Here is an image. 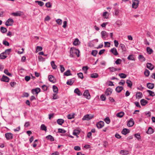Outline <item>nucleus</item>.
I'll use <instances>...</instances> for the list:
<instances>
[{"instance_id": "nucleus-26", "label": "nucleus", "mask_w": 155, "mask_h": 155, "mask_svg": "<svg viewBox=\"0 0 155 155\" xmlns=\"http://www.w3.org/2000/svg\"><path fill=\"white\" fill-rule=\"evenodd\" d=\"M138 58L139 60L141 62L144 61L145 60V58L142 55H139L138 57Z\"/></svg>"}, {"instance_id": "nucleus-9", "label": "nucleus", "mask_w": 155, "mask_h": 155, "mask_svg": "<svg viewBox=\"0 0 155 155\" xmlns=\"http://www.w3.org/2000/svg\"><path fill=\"white\" fill-rule=\"evenodd\" d=\"M101 35L102 38L104 40H105L108 36V34L107 33L104 31H102L101 32Z\"/></svg>"}, {"instance_id": "nucleus-6", "label": "nucleus", "mask_w": 155, "mask_h": 155, "mask_svg": "<svg viewBox=\"0 0 155 155\" xmlns=\"http://www.w3.org/2000/svg\"><path fill=\"white\" fill-rule=\"evenodd\" d=\"M5 137L7 140H9L12 139L13 135L11 133H8L5 134Z\"/></svg>"}, {"instance_id": "nucleus-38", "label": "nucleus", "mask_w": 155, "mask_h": 155, "mask_svg": "<svg viewBox=\"0 0 155 155\" xmlns=\"http://www.w3.org/2000/svg\"><path fill=\"white\" fill-rule=\"evenodd\" d=\"M51 65L53 69H55L57 68V66L55 64L54 62V61H52L51 63Z\"/></svg>"}, {"instance_id": "nucleus-39", "label": "nucleus", "mask_w": 155, "mask_h": 155, "mask_svg": "<svg viewBox=\"0 0 155 155\" xmlns=\"http://www.w3.org/2000/svg\"><path fill=\"white\" fill-rule=\"evenodd\" d=\"M53 91L56 94L58 93V89L57 87L55 85L53 86Z\"/></svg>"}, {"instance_id": "nucleus-32", "label": "nucleus", "mask_w": 155, "mask_h": 155, "mask_svg": "<svg viewBox=\"0 0 155 155\" xmlns=\"http://www.w3.org/2000/svg\"><path fill=\"white\" fill-rule=\"evenodd\" d=\"M127 59L128 60H130L134 61L135 60V59L134 57V55L132 54L130 55L128 57Z\"/></svg>"}, {"instance_id": "nucleus-44", "label": "nucleus", "mask_w": 155, "mask_h": 155, "mask_svg": "<svg viewBox=\"0 0 155 155\" xmlns=\"http://www.w3.org/2000/svg\"><path fill=\"white\" fill-rule=\"evenodd\" d=\"M11 49L9 48L6 50L5 51L4 53H5V54L9 55L10 54V52L11 51Z\"/></svg>"}, {"instance_id": "nucleus-61", "label": "nucleus", "mask_w": 155, "mask_h": 155, "mask_svg": "<svg viewBox=\"0 0 155 155\" xmlns=\"http://www.w3.org/2000/svg\"><path fill=\"white\" fill-rule=\"evenodd\" d=\"M41 87L42 89L44 91H46L47 90V87L45 85H44L41 86Z\"/></svg>"}, {"instance_id": "nucleus-19", "label": "nucleus", "mask_w": 155, "mask_h": 155, "mask_svg": "<svg viewBox=\"0 0 155 155\" xmlns=\"http://www.w3.org/2000/svg\"><path fill=\"white\" fill-rule=\"evenodd\" d=\"M147 68L150 70H152L153 68V65L151 63H147Z\"/></svg>"}, {"instance_id": "nucleus-42", "label": "nucleus", "mask_w": 155, "mask_h": 155, "mask_svg": "<svg viewBox=\"0 0 155 155\" xmlns=\"http://www.w3.org/2000/svg\"><path fill=\"white\" fill-rule=\"evenodd\" d=\"M134 136L138 140H139L141 139V137L140 134L138 133L134 134Z\"/></svg>"}, {"instance_id": "nucleus-62", "label": "nucleus", "mask_w": 155, "mask_h": 155, "mask_svg": "<svg viewBox=\"0 0 155 155\" xmlns=\"http://www.w3.org/2000/svg\"><path fill=\"white\" fill-rule=\"evenodd\" d=\"M60 70L61 72H63L65 70V68L62 65H60Z\"/></svg>"}, {"instance_id": "nucleus-17", "label": "nucleus", "mask_w": 155, "mask_h": 155, "mask_svg": "<svg viewBox=\"0 0 155 155\" xmlns=\"http://www.w3.org/2000/svg\"><path fill=\"white\" fill-rule=\"evenodd\" d=\"M74 82V81L73 80V79H71L68 81L66 82V84L68 85H71L73 84Z\"/></svg>"}, {"instance_id": "nucleus-34", "label": "nucleus", "mask_w": 155, "mask_h": 155, "mask_svg": "<svg viewBox=\"0 0 155 155\" xmlns=\"http://www.w3.org/2000/svg\"><path fill=\"white\" fill-rule=\"evenodd\" d=\"M4 52H2L0 54V59H4L6 58L7 56L4 55Z\"/></svg>"}, {"instance_id": "nucleus-54", "label": "nucleus", "mask_w": 155, "mask_h": 155, "mask_svg": "<svg viewBox=\"0 0 155 155\" xmlns=\"http://www.w3.org/2000/svg\"><path fill=\"white\" fill-rule=\"evenodd\" d=\"M108 69H110V71L112 72H113L117 70L116 68H114L113 67H110L108 68Z\"/></svg>"}, {"instance_id": "nucleus-47", "label": "nucleus", "mask_w": 155, "mask_h": 155, "mask_svg": "<svg viewBox=\"0 0 155 155\" xmlns=\"http://www.w3.org/2000/svg\"><path fill=\"white\" fill-rule=\"evenodd\" d=\"M150 74V72L147 69L145 70V71L144 72V74L145 76L147 77H148Z\"/></svg>"}, {"instance_id": "nucleus-51", "label": "nucleus", "mask_w": 155, "mask_h": 155, "mask_svg": "<svg viewBox=\"0 0 155 155\" xmlns=\"http://www.w3.org/2000/svg\"><path fill=\"white\" fill-rule=\"evenodd\" d=\"M4 72L7 75L9 76H11L12 74L9 73L7 69H5L4 71Z\"/></svg>"}, {"instance_id": "nucleus-15", "label": "nucleus", "mask_w": 155, "mask_h": 155, "mask_svg": "<svg viewBox=\"0 0 155 155\" xmlns=\"http://www.w3.org/2000/svg\"><path fill=\"white\" fill-rule=\"evenodd\" d=\"M80 133V131L78 130H74L73 134L77 136V137H78V135Z\"/></svg>"}, {"instance_id": "nucleus-59", "label": "nucleus", "mask_w": 155, "mask_h": 155, "mask_svg": "<svg viewBox=\"0 0 155 155\" xmlns=\"http://www.w3.org/2000/svg\"><path fill=\"white\" fill-rule=\"evenodd\" d=\"M3 43L5 46H9V43L7 41L5 40L3 41Z\"/></svg>"}, {"instance_id": "nucleus-16", "label": "nucleus", "mask_w": 155, "mask_h": 155, "mask_svg": "<svg viewBox=\"0 0 155 155\" xmlns=\"http://www.w3.org/2000/svg\"><path fill=\"white\" fill-rule=\"evenodd\" d=\"M74 92L78 96H81L82 95V93L78 88H77L75 89Z\"/></svg>"}, {"instance_id": "nucleus-58", "label": "nucleus", "mask_w": 155, "mask_h": 155, "mask_svg": "<svg viewBox=\"0 0 155 155\" xmlns=\"http://www.w3.org/2000/svg\"><path fill=\"white\" fill-rule=\"evenodd\" d=\"M56 22L59 25H61L62 23V20L60 19H58L56 20Z\"/></svg>"}, {"instance_id": "nucleus-14", "label": "nucleus", "mask_w": 155, "mask_h": 155, "mask_svg": "<svg viewBox=\"0 0 155 155\" xmlns=\"http://www.w3.org/2000/svg\"><path fill=\"white\" fill-rule=\"evenodd\" d=\"M147 86L148 88L152 89L154 88V84L148 83L147 84Z\"/></svg>"}, {"instance_id": "nucleus-40", "label": "nucleus", "mask_w": 155, "mask_h": 155, "mask_svg": "<svg viewBox=\"0 0 155 155\" xmlns=\"http://www.w3.org/2000/svg\"><path fill=\"white\" fill-rule=\"evenodd\" d=\"M119 76L121 78H125L127 77V75L126 74L122 73L119 74Z\"/></svg>"}, {"instance_id": "nucleus-31", "label": "nucleus", "mask_w": 155, "mask_h": 155, "mask_svg": "<svg viewBox=\"0 0 155 155\" xmlns=\"http://www.w3.org/2000/svg\"><path fill=\"white\" fill-rule=\"evenodd\" d=\"M46 138L47 140H49L51 141H53L54 140V137L50 135L46 136Z\"/></svg>"}, {"instance_id": "nucleus-10", "label": "nucleus", "mask_w": 155, "mask_h": 155, "mask_svg": "<svg viewBox=\"0 0 155 155\" xmlns=\"http://www.w3.org/2000/svg\"><path fill=\"white\" fill-rule=\"evenodd\" d=\"M112 91V89L110 88H108L105 91V94L107 96H108L111 94Z\"/></svg>"}, {"instance_id": "nucleus-49", "label": "nucleus", "mask_w": 155, "mask_h": 155, "mask_svg": "<svg viewBox=\"0 0 155 155\" xmlns=\"http://www.w3.org/2000/svg\"><path fill=\"white\" fill-rule=\"evenodd\" d=\"M107 14H108V13L107 12L103 13V16L104 18L107 19L108 18V15H107Z\"/></svg>"}, {"instance_id": "nucleus-23", "label": "nucleus", "mask_w": 155, "mask_h": 155, "mask_svg": "<svg viewBox=\"0 0 155 155\" xmlns=\"http://www.w3.org/2000/svg\"><path fill=\"white\" fill-rule=\"evenodd\" d=\"M153 133V130L151 127H149L148 128V130L147 132V133L148 134H151Z\"/></svg>"}, {"instance_id": "nucleus-41", "label": "nucleus", "mask_w": 155, "mask_h": 155, "mask_svg": "<svg viewBox=\"0 0 155 155\" xmlns=\"http://www.w3.org/2000/svg\"><path fill=\"white\" fill-rule=\"evenodd\" d=\"M147 91L148 92L150 96L153 97L155 96L154 93L153 91L149 90H147Z\"/></svg>"}, {"instance_id": "nucleus-35", "label": "nucleus", "mask_w": 155, "mask_h": 155, "mask_svg": "<svg viewBox=\"0 0 155 155\" xmlns=\"http://www.w3.org/2000/svg\"><path fill=\"white\" fill-rule=\"evenodd\" d=\"M12 15H13L14 16H21V12H16L12 13Z\"/></svg>"}, {"instance_id": "nucleus-11", "label": "nucleus", "mask_w": 155, "mask_h": 155, "mask_svg": "<svg viewBox=\"0 0 155 155\" xmlns=\"http://www.w3.org/2000/svg\"><path fill=\"white\" fill-rule=\"evenodd\" d=\"M134 124V122L133 118H130V120L128 121L127 125L129 127L133 126Z\"/></svg>"}, {"instance_id": "nucleus-3", "label": "nucleus", "mask_w": 155, "mask_h": 155, "mask_svg": "<svg viewBox=\"0 0 155 155\" xmlns=\"http://www.w3.org/2000/svg\"><path fill=\"white\" fill-rule=\"evenodd\" d=\"M13 20L12 18H9L6 21L5 23V25L7 26H12L13 25Z\"/></svg>"}, {"instance_id": "nucleus-60", "label": "nucleus", "mask_w": 155, "mask_h": 155, "mask_svg": "<svg viewBox=\"0 0 155 155\" xmlns=\"http://www.w3.org/2000/svg\"><path fill=\"white\" fill-rule=\"evenodd\" d=\"M78 76L79 78H80L81 79H82L84 78L83 74L82 73H80L78 74Z\"/></svg>"}, {"instance_id": "nucleus-1", "label": "nucleus", "mask_w": 155, "mask_h": 155, "mask_svg": "<svg viewBox=\"0 0 155 155\" xmlns=\"http://www.w3.org/2000/svg\"><path fill=\"white\" fill-rule=\"evenodd\" d=\"M79 51L77 49L71 48L70 50V56L71 57H74L75 55H77V57L79 56Z\"/></svg>"}, {"instance_id": "nucleus-21", "label": "nucleus", "mask_w": 155, "mask_h": 155, "mask_svg": "<svg viewBox=\"0 0 155 155\" xmlns=\"http://www.w3.org/2000/svg\"><path fill=\"white\" fill-rule=\"evenodd\" d=\"M123 89V87L121 86H117L116 88V91L118 93L120 92Z\"/></svg>"}, {"instance_id": "nucleus-28", "label": "nucleus", "mask_w": 155, "mask_h": 155, "mask_svg": "<svg viewBox=\"0 0 155 155\" xmlns=\"http://www.w3.org/2000/svg\"><path fill=\"white\" fill-rule=\"evenodd\" d=\"M124 115V113L123 112L121 111L119 113H117L116 116L120 118L122 117Z\"/></svg>"}, {"instance_id": "nucleus-36", "label": "nucleus", "mask_w": 155, "mask_h": 155, "mask_svg": "<svg viewBox=\"0 0 155 155\" xmlns=\"http://www.w3.org/2000/svg\"><path fill=\"white\" fill-rule=\"evenodd\" d=\"M1 31L2 33H5L7 32V29L4 27H1L0 28Z\"/></svg>"}, {"instance_id": "nucleus-48", "label": "nucleus", "mask_w": 155, "mask_h": 155, "mask_svg": "<svg viewBox=\"0 0 155 155\" xmlns=\"http://www.w3.org/2000/svg\"><path fill=\"white\" fill-rule=\"evenodd\" d=\"M35 3H38V5L41 6H42L44 4V3L41 1H35Z\"/></svg>"}, {"instance_id": "nucleus-46", "label": "nucleus", "mask_w": 155, "mask_h": 155, "mask_svg": "<svg viewBox=\"0 0 155 155\" xmlns=\"http://www.w3.org/2000/svg\"><path fill=\"white\" fill-rule=\"evenodd\" d=\"M67 117L69 119H71L72 118H74V114H69L67 115Z\"/></svg>"}, {"instance_id": "nucleus-20", "label": "nucleus", "mask_w": 155, "mask_h": 155, "mask_svg": "<svg viewBox=\"0 0 155 155\" xmlns=\"http://www.w3.org/2000/svg\"><path fill=\"white\" fill-rule=\"evenodd\" d=\"M129 130L126 128H124L122 131V133L124 135H126L129 132Z\"/></svg>"}, {"instance_id": "nucleus-45", "label": "nucleus", "mask_w": 155, "mask_h": 155, "mask_svg": "<svg viewBox=\"0 0 155 155\" xmlns=\"http://www.w3.org/2000/svg\"><path fill=\"white\" fill-rule=\"evenodd\" d=\"M41 129L43 130L46 131L47 127L44 124H42L41 125Z\"/></svg>"}, {"instance_id": "nucleus-7", "label": "nucleus", "mask_w": 155, "mask_h": 155, "mask_svg": "<svg viewBox=\"0 0 155 155\" xmlns=\"http://www.w3.org/2000/svg\"><path fill=\"white\" fill-rule=\"evenodd\" d=\"M41 91L39 87H37L31 90V92L34 94H38Z\"/></svg>"}, {"instance_id": "nucleus-13", "label": "nucleus", "mask_w": 155, "mask_h": 155, "mask_svg": "<svg viewBox=\"0 0 155 155\" xmlns=\"http://www.w3.org/2000/svg\"><path fill=\"white\" fill-rule=\"evenodd\" d=\"M110 51L115 56H117L118 55V53L117 51V49L115 48H112L110 50Z\"/></svg>"}, {"instance_id": "nucleus-4", "label": "nucleus", "mask_w": 155, "mask_h": 155, "mask_svg": "<svg viewBox=\"0 0 155 155\" xmlns=\"http://www.w3.org/2000/svg\"><path fill=\"white\" fill-rule=\"evenodd\" d=\"M83 95L87 99H89L91 98L90 94L88 90H87L84 91Z\"/></svg>"}, {"instance_id": "nucleus-43", "label": "nucleus", "mask_w": 155, "mask_h": 155, "mask_svg": "<svg viewBox=\"0 0 155 155\" xmlns=\"http://www.w3.org/2000/svg\"><path fill=\"white\" fill-rule=\"evenodd\" d=\"M120 153L122 155H127L128 153V151L127 150H121L120 151Z\"/></svg>"}, {"instance_id": "nucleus-29", "label": "nucleus", "mask_w": 155, "mask_h": 155, "mask_svg": "<svg viewBox=\"0 0 155 155\" xmlns=\"http://www.w3.org/2000/svg\"><path fill=\"white\" fill-rule=\"evenodd\" d=\"M147 53L149 54H151L153 52L152 49L150 48V47H147Z\"/></svg>"}, {"instance_id": "nucleus-56", "label": "nucleus", "mask_w": 155, "mask_h": 155, "mask_svg": "<svg viewBox=\"0 0 155 155\" xmlns=\"http://www.w3.org/2000/svg\"><path fill=\"white\" fill-rule=\"evenodd\" d=\"M122 60L120 59H117L115 61V63L117 64H121Z\"/></svg>"}, {"instance_id": "nucleus-64", "label": "nucleus", "mask_w": 155, "mask_h": 155, "mask_svg": "<svg viewBox=\"0 0 155 155\" xmlns=\"http://www.w3.org/2000/svg\"><path fill=\"white\" fill-rule=\"evenodd\" d=\"M100 98L103 101H104L106 99V97L103 94L101 96Z\"/></svg>"}, {"instance_id": "nucleus-18", "label": "nucleus", "mask_w": 155, "mask_h": 155, "mask_svg": "<svg viewBox=\"0 0 155 155\" xmlns=\"http://www.w3.org/2000/svg\"><path fill=\"white\" fill-rule=\"evenodd\" d=\"M140 102L142 106H145L147 103L148 101L144 99H142L140 100Z\"/></svg>"}, {"instance_id": "nucleus-5", "label": "nucleus", "mask_w": 155, "mask_h": 155, "mask_svg": "<svg viewBox=\"0 0 155 155\" xmlns=\"http://www.w3.org/2000/svg\"><path fill=\"white\" fill-rule=\"evenodd\" d=\"M93 116L92 115H90L89 114H87L83 117L82 119L83 120H89L93 118Z\"/></svg>"}, {"instance_id": "nucleus-8", "label": "nucleus", "mask_w": 155, "mask_h": 155, "mask_svg": "<svg viewBox=\"0 0 155 155\" xmlns=\"http://www.w3.org/2000/svg\"><path fill=\"white\" fill-rule=\"evenodd\" d=\"M104 123L102 121H100L96 124L97 127L99 129L101 128L104 126Z\"/></svg>"}, {"instance_id": "nucleus-50", "label": "nucleus", "mask_w": 155, "mask_h": 155, "mask_svg": "<svg viewBox=\"0 0 155 155\" xmlns=\"http://www.w3.org/2000/svg\"><path fill=\"white\" fill-rule=\"evenodd\" d=\"M42 49V48L41 46H38L36 47V52H37L38 51H40Z\"/></svg>"}, {"instance_id": "nucleus-53", "label": "nucleus", "mask_w": 155, "mask_h": 155, "mask_svg": "<svg viewBox=\"0 0 155 155\" xmlns=\"http://www.w3.org/2000/svg\"><path fill=\"white\" fill-rule=\"evenodd\" d=\"M79 41V40L78 38H76L75 39V40L74 41L73 45H74L76 46L78 44V42Z\"/></svg>"}, {"instance_id": "nucleus-2", "label": "nucleus", "mask_w": 155, "mask_h": 155, "mask_svg": "<svg viewBox=\"0 0 155 155\" xmlns=\"http://www.w3.org/2000/svg\"><path fill=\"white\" fill-rule=\"evenodd\" d=\"M132 8L134 9L137 8L139 4V1L138 0H132Z\"/></svg>"}, {"instance_id": "nucleus-24", "label": "nucleus", "mask_w": 155, "mask_h": 155, "mask_svg": "<svg viewBox=\"0 0 155 155\" xmlns=\"http://www.w3.org/2000/svg\"><path fill=\"white\" fill-rule=\"evenodd\" d=\"M48 78L49 81L52 82L54 83V76L51 75H49L48 76Z\"/></svg>"}, {"instance_id": "nucleus-63", "label": "nucleus", "mask_w": 155, "mask_h": 155, "mask_svg": "<svg viewBox=\"0 0 155 155\" xmlns=\"http://www.w3.org/2000/svg\"><path fill=\"white\" fill-rule=\"evenodd\" d=\"M114 42L115 46L116 47H118L119 45L118 42L116 40H114Z\"/></svg>"}, {"instance_id": "nucleus-37", "label": "nucleus", "mask_w": 155, "mask_h": 155, "mask_svg": "<svg viewBox=\"0 0 155 155\" xmlns=\"http://www.w3.org/2000/svg\"><path fill=\"white\" fill-rule=\"evenodd\" d=\"M98 76V75L96 73H94L91 74V77L92 78H96Z\"/></svg>"}, {"instance_id": "nucleus-22", "label": "nucleus", "mask_w": 155, "mask_h": 155, "mask_svg": "<svg viewBox=\"0 0 155 155\" xmlns=\"http://www.w3.org/2000/svg\"><path fill=\"white\" fill-rule=\"evenodd\" d=\"M143 95L142 93L140 92H137L136 93V98H140L142 97Z\"/></svg>"}, {"instance_id": "nucleus-33", "label": "nucleus", "mask_w": 155, "mask_h": 155, "mask_svg": "<svg viewBox=\"0 0 155 155\" xmlns=\"http://www.w3.org/2000/svg\"><path fill=\"white\" fill-rule=\"evenodd\" d=\"M64 75L66 76H68L72 75L70 71L69 70H67L66 72H65L64 73Z\"/></svg>"}, {"instance_id": "nucleus-27", "label": "nucleus", "mask_w": 155, "mask_h": 155, "mask_svg": "<svg viewBox=\"0 0 155 155\" xmlns=\"http://www.w3.org/2000/svg\"><path fill=\"white\" fill-rule=\"evenodd\" d=\"M64 122V120L62 119H58L57 120V123L60 125H61Z\"/></svg>"}, {"instance_id": "nucleus-12", "label": "nucleus", "mask_w": 155, "mask_h": 155, "mask_svg": "<svg viewBox=\"0 0 155 155\" xmlns=\"http://www.w3.org/2000/svg\"><path fill=\"white\" fill-rule=\"evenodd\" d=\"M1 80L2 81L8 82L9 81V78L8 77L3 75Z\"/></svg>"}, {"instance_id": "nucleus-52", "label": "nucleus", "mask_w": 155, "mask_h": 155, "mask_svg": "<svg viewBox=\"0 0 155 155\" xmlns=\"http://www.w3.org/2000/svg\"><path fill=\"white\" fill-rule=\"evenodd\" d=\"M66 132L65 130L59 128L58 129V132L60 133H64Z\"/></svg>"}, {"instance_id": "nucleus-55", "label": "nucleus", "mask_w": 155, "mask_h": 155, "mask_svg": "<svg viewBox=\"0 0 155 155\" xmlns=\"http://www.w3.org/2000/svg\"><path fill=\"white\" fill-rule=\"evenodd\" d=\"M104 120L107 124H109L110 122V120L108 117L106 118Z\"/></svg>"}, {"instance_id": "nucleus-30", "label": "nucleus", "mask_w": 155, "mask_h": 155, "mask_svg": "<svg viewBox=\"0 0 155 155\" xmlns=\"http://www.w3.org/2000/svg\"><path fill=\"white\" fill-rule=\"evenodd\" d=\"M126 83L127 84V86L130 88H131L132 85V83L131 81L130 80H127Z\"/></svg>"}, {"instance_id": "nucleus-25", "label": "nucleus", "mask_w": 155, "mask_h": 155, "mask_svg": "<svg viewBox=\"0 0 155 155\" xmlns=\"http://www.w3.org/2000/svg\"><path fill=\"white\" fill-rule=\"evenodd\" d=\"M120 47L123 51H126V48L125 45L122 44H120Z\"/></svg>"}, {"instance_id": "nucleus-57", "label": "nucleus", "mask_w": 155, "mask_h": 155, "mask_svg": "<svg viewBox=\"0 0 155 155\" xmlns=\"http://www.w3.org/2000/svg\"><path fill=\"white\" fill-rule=\"evenodd\" d=\"M97 53V51L96 50H93L91 52V54L94 56H96Z\"/></svg>"}]
</instances>
